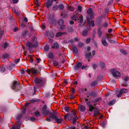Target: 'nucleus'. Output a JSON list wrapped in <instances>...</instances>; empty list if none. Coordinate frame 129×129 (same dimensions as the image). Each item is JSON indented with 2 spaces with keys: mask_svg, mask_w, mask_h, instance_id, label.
<instances>
[{
  "mask_svg": "<svg viewBox=\"0 0 129 129\" xmlns=\"http://www.w3.org/2000/svg\"><path fill=\"white\" fill-rule=\"evenodd\" d=\"M128 91V90L127 89H122L119 91V93L117 95V96L118 97H120L121 96L123 93H126Z\"/></svg>",
  "mask_w": 129,
  "mask_h": 129,
  "instance_id": "5",
  "label": "nucleus"
},
{
  "mask_svg": "<svg viewBox=\"0 0 129 129\" xmlns=\"http://www.w3.org/2000/svg\"><path fill=\"white\" fill-rule=\"evenodd\" d=\"M99 113H100L98 111H94V116L96 117L98 116Z\"/></svg>",
  "mask_w": 129,
  "mask_h": 129,
  "instance_id": "25",
  "label": "nucleus"
},
{
  "mask_svg": "<svg viewBox=\"0 0 129 129\" xmlns=\"http://www.w3.org/2000/svg\"><path fill=\"white\" fill-rule=\"evenodd\" d=\"M73 51L76 54L78 53V50L77 48L76 47H74L73 48Z\"/></svg>",
  "mask_w": 129,
  "mask_h": 129,
  "instance_id": "26",
  "label": "nucleus"
},
{
  "mask_svg": "<svg viewBox=\"0 0 129 129\" xmlns=\"http://www.w3.org/2000/svg\"><path fill=\"white\" fill-rule=\"evenodd\" d=\"M97 67V65L95 64H93V68L94 69H95Z\"/></svg>",
  "mask_w": 129,
  "mask_h": 129,
  "instance_id": "60",
  "label": "nucleus"
},
{
  "mask_svg": "<svg viewBox=\"0 0 129 129\" xmlns=\"http://www.w3.org/2000/svg\"><path fill=\"white\" fill-rule=\"evenodd\" d=\"M5 70V68L4 66H3L0 67V72L1 73H4Z\"/></svg>",
  "mask_w": 129,
  "mask_h": 129,
  "instance_id": "14",
  "label": "nucleus"
},
{
  "mask_svg": "<svg viewBox=\"0 0 129 129\" xmlns=\"http://www.w3.org/2000/svg\"><path fill=\"white\" fill-rule=\"evenodd\" d=\"M18 28L17 27H16L14 28V31L15 32H16L18 30Z\"/></svg>",
  "mask_w": 129,
  "mask_h": 129,
  "instance_id": "63",
  "label": "nucleus"
},
{
  "mask_svg": "<svg viewBox=\"0 0 129 129\" xmlns=\"http://www.w3.org/2000/svg\"><path fill=\"white\" fill-rule=\"evenodd\" d=\"M57 116H56V113L55 112H53L50 114L49 117L52 119H55Z\"/></svg>",
  "mask_w": 129,
  "mask_h": 129,
  "instance_id": "9",
  "label": "nucleus"
},
{
  "mask_svg": "<svg viewBox=\"0 0 129 129\" xmlns=\"http://www.w3.org/2000/svg\"><path fill=\"white\" fill-rule=\"evenodd\" d=\"M49 49V47L48 46H46L44 47V49L46 51H48Z\"/></svg>",
  "mask_w": 129,
  "mask_h": 129,
  "instance_id": "51",
  "label": "nucleus"
},
{
  "mask_svg": "<svg viewBox=\"0 0 129 129\" xmlns=\"http://www.w3.org/2000/svg\"><path fill=\"white\" fill-rule=\"evenodd\" d=\"M98 116H99V118H98V119H99L102 118L103 117V115L99 113V115Z\"/></svg>",
  "mask_w": 129,
  "mask_h": 129,
  "instance_id": "59",
  "label": "nucleus"
},
{
  "mask_svg": "<svg viewBox=\"0 0 129 129\" xmlns=\"http://www.w3.org/2000/svg\"><path fill=\"white\" fill-rule=\"evenodd\" d=\"M20 125L15 123V126H13L11 129H20Z\"/></svg>",
  "mask_w": 129,
  "mask_h": 129,
  "instance_id": "12",
  "label": "nucleus"
},
{
  "mask_svg": "<svg viewBox=\"0 0 129 129\" xmlns=\"http://www.w3.org/2000/svg\"><path fill=\"white\" fill-rule=\"evenodd\" d=\"M96 84V83L95 82H93L92 83L90 84V86L91 87H93Z\"/></svg>",
  "mask_w": 129,
  "mask_h": 129,
  "instance_id": "48",
  "label": "nucleus"
},
{
  "mask_svg": "<svg viewBox=\"0 0 129 129\" xmlns=\"http://www.w3.org/2000/svg\"><path fill=\"white\" fill-rule=\"evenodd\" d=\"M90 38H89L87 39L86 40V43H88L90 41Z\"/></svg>",
  "mask_w": 129,
  "mask_h": 129,
  "instance_id": "56",
  "label": "nucleus"
},
{
  "mask_svg": "<svg viewBox=\"0 0 129 129\" xmlns=\"http://www.w3.org/2000/svg\"><path fill=\"white\" fill-rule=\"evenodd\" d=\"M78 16L77 15H74L72 17V19L75 21L77 20L76 18Z\"/></svg>",
  "mask_w": 129,
  "mask_h": 129,
  "instance_id": "38",
  "label": "nucleus"
},
{
  "mask_svg": "<svg viewBox=\"0 0 129 129\" xmlns=\"http://www.w3.org/2000/svg\"><path fill=\"white\" fill-rule=\"evenodd\" d=\"M51 38H53L54 37V35L52 33H50L49 34Z\"/></svg>",
  "mask_w": 129,
  "mask_h": 129,
  "instance_id": "62",
  "label": "nucleus"
},
{
  "mask_svg": "<svg viewBox=\"0 0 129 129\" xmlns=\"http://www.w3.org/2000/svg\"><path fill=\"white\" fill-rule=\"evenodd\" d=\"M89 111H90L92 112L94 109V107L92 105H89Z\"/></svg>",
  "mask_w": 129,
  "mask_h": 129,
  "instance_id": "21",
  "label": "nucleus"
},
{
  "mask_svg": "<svg viewBox=\"0 0 129 129\" xmlns=\"http://www.w3.org/2000/svg\"><path fill=\"white\" fill-rule=\"evenodd\" d=\"M64 22L62 19H61L59 20L58 23L59 25L61 26L62 25L63 23Z\"/></svg>",
  "mask_w": 129,
  "mask_h": 129,
  "instance_id": "20",
  "label": "nucleus"
},
{
  "mask_svg": "<svg viewBox=\"0 0 129 129\" xmlns=\"http://www.w3.org/2000/svg\"><path fill=\"white\" fill-rule=\"evenodd\" d=\"M88 24H91L92 27H93L94 26V22L93 21H91L90 24L89 22V23H88Z\"/></svg>",
  "mask_w": 129,
  "mask_h": 129,
  "instance_id": "46",
  "label": "nucleus"
},
{
  "mask_svg": "<svg viewBox=\"0 0 129 129\" xmlns=\"http://www.w3.org/2000/svg\"><path fill=\"white\" fill-rule=\"evenodd\" d=\"M22 108L23 109L21 112L19 113L17 116L15 123L16 124L19 125H20L22 121L21 119L24 115V107H23Z\"/></svg>",
  "mask_w": 129,
  "mask_h": 129,
  "instance_id": "1",
  "label": "nucleus"
},
{
  "mask_svg": "<svg viewBox=\"0 0 129 129\" xmlns=\"http://www.w3.org/2000/svg\"><path fill=\"white\" fill-rule=\"evenodd\" d=\"M91 55V53L86 54L85 55V57L86 58H89V57Z\"/></svg>",
  "mask_w": 129,
  "mask_h": 129,
  "instance_id": "45",
  "label": "nucleus"
},
{
  "mask_svg": "<svg viewBox=\"0 0 129 129\" xmlns=\"http://www.w3.org/2000/svg\"><path fill=\"white\" fill-rule=\"evenodd\" d=\"M7 69L10 71H11L12 70V67L11 65L10 64H8L7 66Z\"/></svg>",
  "mask_w": 129,
  "mask_h": 129,
  "instance_id": "31",
  "label": "nucleus"
},
{
  "mask_svg": "<svg viewBox=\"0 0 129 129\" xmlns=\"http://www.w3.org/2000/svg\"><path fill=\"white\" fill-rule=\"evenodd\" d=\"M108 26V24L106 22L104 23L103 24V26L104 28L107 27Z\"/></svg>",
  "mask_w": 129,
  "mask_h": 129,
  "instance_id": "43",
  "label": "nucleus"
},
{
  "mask_svg": "<svg viewBox=\"0 0 129 129\" xmlns=\"http://www.w3.org/2000/svg\"><path fill=\"white\" fill-rule=\"evenodd\" d=\"M52 0H48L46 3V7L48 8H49L52 4Z\"/></svg>",
  "mask_w": 129,
  "mask_h": 129,
  "instance_id": "8",
  "label": "nucleus"
},
{
  "mask_svg": "<svg viewBox=\"0 0 129 129\" xmlns=\"http://www.w3.org/2000/svg\"><path fill=\"white\" fill-rule=\"evenodd\" d=\"M62 35V33L61 32H59L56 35V37H59L61 36Z\"/></svg>",
  "mask_w": 129,
  "mask_h": 129,
  "instance_id": "36",
  "label": "nucleus"
},
{
  "mask_svg": "<svg viewBox=\"0 0 129 129\" xmlns=\"http://www.w3.org/2000/svg\"><path fill=\"white\" fill-rule=\"evenodd\" d=\"M64 110L67 112H69L70 111V109L68 107H66L64 108Z\"/></svg>",
  "mask_w": 129,
  "mask_h": 129,
  "instance_id": "49",
  "label": "nucleus"
},
{
  "mask_svg": "<svg viewBox=\"0 0 129 129\" xmlns=\"http://www.w3.org/2000/svg\"><path fill=\"white\" fill-rule=\"evenodd\" d=\"M4 33V30H2L0 32V36L1 37H2Z\"/></svg>",
  "mask_w": 129,
  "mask_h": 129,
  "instance_id": "53",
  "label": "nucleus"
},
{
  "mask_svg": "<svg viewBox=\"0 0 129 129\" xmlns=\"http://www.w3.org/2000/svg\"><path fill=\"white\" fill-rule=\"evenodd\" d=\"M59 46L58 44L57 43H55L54 44V48H59Z\"/></svg>",
  "mask_w": 129,
  "mask_h": 129,
  "instance_id": "32",
  "label": "nucleus"
},
{
  "mask_svg": "<svg viewBox=\"0 0 129 129\" xmlns=\"http://www.w3.org/2000/svg\"><path fill=\"white\" fill-rule=\"evenodd\" d=\"M58 8H59L60 10H63L64 8V6L60 4L58 6Z\"/></svg>",
  "mask_w": 129,
  "mask_h": 129,
  "instance_id": "28",
  "label": "nucleus"
},
{
  "mask_svg": "<svg viewBox=\"0 0 129 129\" xmlns=\"http://www.w3.org/2000/svg\"><path fill=\"white\" fill-rule=\"evenodd\" d=\"M71 113V114H67L66 116H64V118L66 119H67L68 120H71L73 117L72 114H75V113L74 112H72Z\"/></svg>",
  "mask_w": 129,
  "mask_h": 129,
  "instance_id": "6",
  "label": "nucleus"
},
{
  "mask_svg": "<svg viewBox=\"0 0 129 129\" xmlns=\"http://www.w3.org/2000/svg\"><path fill=\"white\" fill-rule=\"evenodd\" d=\"M112 74L113 76L115 78H117L120 76L121 74L119 72L116 71L114 69H113L111 71Z\"/></svg>",
  "mask_w": 129,
  "mask_h": 129,
  "instance_id": "4",
  "label": "nucleus"
},
{
  "mask_svg": "<svg viewBox=\"0 0 129 129\" xmlns=\"http://www.w3.org/2000/svg\"><path fill=\"white\" fill-rule=\"evenodd\" d=\"M42 113L43 115H47L49 114V112L48 110H43Z\"/></svg>",
  "mask_w": 129,
  "mask_h": 129,
  "instance_id": "15",
  "label": "nucleus"
},
{
  "mask_svg": "<svg viewBox=\"0 0 129 129\" xmlns=\"http://www.w3.org/2000/svg\"><path fill=\"white\" fill-rule=\"evenodd\" d=\"M78 119V118L76 116L74 117L73 119V123H75L76 122V120Z\"/></svg>",
  "mask_w": 129,
  "mask_h": 129,
  "instance_id": "33",
  "label": "nucleus"
},
{
  "mask_svg": "<svg viewBox=\"0 0 129 129\" xmlns=\"http://www.w3.org/2000/svg\"><path fill=\"white\" fill-rule=\"evenodd\" d=\"M26 46L27 47H28L27 48L29 49L31 48H32L33 46L32 43L30 42L27 43L26 44Z\"/></svg>",
  "mask_w": 129,
  "mask_h": 129,
  "instance_id": "17",
  "label": "nucleus"
},
{
  "mask_svg": "<svg viewBox=\"0 0 129 129\" xmlns=\"http://www.w3.org/2000/svg\"><path fill=\"white\" fill-rule=\"evenodd\" d=\"M87 30L83 31L82 33V35L83 36H86L87 35Z\"/></svg>",
  "mask_w": 129,
  "mask_h": 129,
  "instance_id": "29",
  "label": "nucleus"
},
{
  "mask_svg": "<svg viewBox=\"0 0 129 129\" xmlns=\"http://www.w3.org/2000/svg\"><path fill=\"white\" fill-rule=\"evenodd\" d=\"M77 11L81 12L82 11L81 7L80 6H79L78 7Z\"/></svg>",
  "mask_w": 129,
  "mask_h": 129,
  "instance_id": "52",
  "label": "nucleus"
},
{
  "mask_svg": "<svg viewBox=\"0 0 129 129\" xmlns=\"http://www.w3.org/2000/svg\"><path fill=\"white\" fill-rule=\"evenodd\" d=\"M88 67V66H82L81 67V69H85V70H86L87 68Z\"/></svg>",
  "mask_w": 129,
  "mask_h": 129,
  "instance_id": "54",
  "label": "nucleus"
},
{
  "mask_svg": "<svg viewBox=\"0 0 129 129\" xmlns=\"http://www.w3.org/2000/svg\"><path fill=\"white\" fill-rule=\"evenodd\" d=\"M9 56L8 54L6 53L4 54L2 56V58L4 59H6L8 58Z\"/></svg>",
  "mask_w": 129,
  "mask_h": 129,
  "instance_id": "16",
  "label": "nucleus"
},
{
  "mask_svg": "<svg viewBox=\"0 0 129 129\" xmlns=\"http://www.w3.org/2000/svg\"><path fill=\"white\" fill-rule=\"evenodd\" d=\"M97 34L98 35V36L99 37H101L102 35V33L101 31V30L100 29H99L97 32Z\"/></svg>",
  "mask_w": 129,
  "mask_h": 129,
  "instance_id": "19",
  "label": "nucleus"
},
{
  "mask_svg": "<svg viewBox=\"0 0 129 129\" xmlns=\"http://www.w3.org/2000/svg\"><path fill=\"white\" fill-rule=\"evenodd\" d=\"M58 8V6L56 5H54L52 9L53 11H55L57 10Z\"/></svg>",
  "mask_w": 129,
  "mask_h": 129,
  "instance_id": "23",
  "label": "nucleus"
},
{
  "mask_svg": "<svg viewBox=\"0 0 129 129\" xmlns=\"http://www.w3.org/2000/svg\"><path fill=\"white\" fill-rule=\"evenodd\" d=\"M82 65V63L80 62H79L77 64L74 66V68L75 70H77L79 68L81 67Z\"/></svg>",
  "mask_w": 129,
  "mask_h": 129,
  "instance_id": "10",
  "label": "nucleus"
},
{
  "mask_svg": "<svg viewBox=\"0 0 129 129\" xmlns=\"http://www.w3.org/2000/svg\"><path fill=\"white\" fill-rule=\"evenodd\" d=\"M32 73L33 74H35L37 73V71L36 70L34 69L31 70V71Z\"/></svg>",
  "mask_w": 129,
  "mask_h": 129,
  "instance_id": "34",
  "label": "nucleus"
},
{
  "mask_svg": "<svg viewBox=\"0 0 129 129\" xmlns=\"http://www.w3.org/2000/svg\"><path fill=\"white\" fill-rule=\"evenodd\" d=\"M20 60L19 58L15 59L14 61V62L16 64L18 63Z\"/></svg>",
  "mask_w": 129,
  "mask_h": 129,
  "instance_id": "42",
  "label": "nucleus"
},
{
  "mask_svg": "<svg viewBox=\"0 0 129 129\" xmlns=\"http://www.w3.org/2000/svg\"><path fill=\"white\" fill-rule=\"evenodd\" d=\"M58 64V62L56 61H54V62L53 63V64L54 66H57Z\"/></svg>",
  "mask_w": 129,
  "mask_h": 129,
  "instance_id": "58",
  "label": "nucleus"
},
{
  "mask_svg": "<svg viewBox=\"0 0 129 129\" xmlns=\"http://www.w3.org/2000/svg\"><path fill=\"white\" fill-rule=\"evenodd\" d=\"M42 81V80L41 79L38 78L36 79L35 81L36 83H40Z\"/></svg>",
  "mask_w": 129,
  "mask_h": 129,
  "instance_id": "18",
  "label": "nucleus"
},
{
  "mask_svg": "<svg viewBox=\"0 0 129 129\" xmlns=\"http://www.w3.org/2000/svg\"><path fill=\"white\" fill-rule=\"evenodd\" d=\"M8 46L9 43L7 42H5L4 44V49H6Z\"/></svg>",
  "mask_w": 129,
  "mask_h": 129,
  "instance_id": "35",
  "label": "nucleus"
},
{
  "mask_svg": "<svg viewBox=\"0 0 129 129\" xmlns=\"http://www.w3.org/2000/svg\"><path fill=\"white\" fill-rule=\"evenodd\" d=\"M12 88L15 91H18L21 89L19 83L16 81H14L12 86Z\"/></svg>",
  "mask_w": 129,
  "mask_h": 129,
  "instance_id": "2",
  "label": "nucleus"
},
{
  "mask_svg": "<svg viewBox=\"0 0 129 129\" xmlns=\"http://www.w3.org/2000/svg\"><path fill=\"white\" fill-rule=\"evenodd\" d=\"M107 39L108 40V41L111 43H114L115 42L113 40L110 39V38L108 37H107Z\"/></svg>",
  "mask_w": 129,
  "mask_h": 129,
  "instance_id": "41",
  "label": "nucleus"
},
{
  "mask_svg": "<svg viewBox=\"0 0 129 129\" xmlns=\"http://www.w3.org/2000/svg\"><path fill=\"white\" fill-rule=\"evenodd\" d=\"M75 89L74 88H73L72 89V92L73 94H74L75 93Z\"/></svg>",
  "mask_w": 129,
  "mask_h": 129,
  "instance_id": "64",
  "label": "nucleus"
},
{
  "mask_svg": "<svg viewBox=\"0 0 129 129\" xmlns=\"http://www.w3.org/2000/svg\"><path fill=\"white\" fill-rule=\"evenodd\" d=\"M68 83L67 81V80H64L63 82V84L64 85H66Z\"/></svg>",
  "mask_w": 129,
  "mask_h": 129,
  "instance_id": "57",
  "label": "nucleus"
},
{
  "mask_svg": "<svg viewBox=\"0 0 129 129\" xmlns=\"http://www.w3.org/2000/svg\"><path fill=\"white\" fill-rule=\"evenodd\" d=\"M120 51L121 53L124 55H126L127 54L126 52L123 49H121L120 50Z\"/></svg>",
  "mask_w": 129,
  "mask_h": 129,
  "instance_id": "40",
  "label": "nucleus"
},
{
  "mask_svg": "<svg viewBox=\"0 0 129 129\" xmlns=\"http://www.w3.org/2000/svg\"><path fill=\"white\" fill-rule=\"evenodd\" d=\"M93 94L92 93H89L87 95V97L88 98H89V100L92 98L93 97Z\"/></svg>",
  "mask_w": 129,
  "mask_h": 129,
  "instance_id": "24",
  "label": "nucleus"
},
{
  "mask_svg": "<svg viewBox=\"0 0 129 129\" xmlns=\"http://www.w3.org/2000/svg\"><path fill=\"white\" fill-rule=\"evenodd\" d=\"M87 13L88 15L86 18L87 20V23H89V19H92L93 18V14L92 12V10L91 8L89 9L87 11Z\"/></svg>",
  "mask_w": 129,
  "mask_h": 129,
  "instance_id": "3",
  "label": "nucleus"
},
{
  "mask_svg": "<svg viewBox=\"0 0 129 129\" xmlns=\"http://www.w3.org/2000/svg\"><path fill=\"white\" fill-rule=\"evenodd\" d=\"M55 120L58 123H60L63 121V119L61 118L59 119L57 116L55 119Z\"/></svg>",
  "mask_w": 129,
  "mask_h": 129,
  "instance_id": "11",
  "label": "nucleus"
},
{
  "mask_svg": "<svg viewBox=\"0 0 129 129\" xmlns=\"http://www.w3.org/2000/svg\"><path fill=\"white\" fill-rule=\"evenodd\" d=\"M102 44L104 46L107 47L108 46V44L106 41V37L103 36L102 38Z\"/></svg>",
  "mask_w": 129,
  "mask_h": 129,
  "instance_id": "7",
  "label": "nucleus"
},
{
  "mask_svg": "<svg viewBox=\"0 0 129 129\" xmlns=\"http://www.w3.org/2000/svg\"><path fill=\"white\" fill-rule=\"evenodd\" d=\"M78 21L79 23H82L83 21V17L81 16L78 19Z\"/></svg>",
  "mask_w": 129,
  "mask_h": 129,
  "instance_id": "22",
  "label": "nucleus"
},
{
  "mask_svg": "<svg viewBox=\"0 0 129 129\" xmlns=\"http://www.w3.org/2000/svg\"><path fill=\"white\" fill-rule=\"evenodd\" d=\"M116 100H113L111 101L110 102L108 103V105L109 106H111L113 105V104L115 103Z\"/></svg>",
  "mask_w": 129,
  "mask_h": 129,
  "instance_id": "27",
  "label": "nucleus"
},
{
  "mask_svg": "<svg viewBox=\"0 0 129 129\" xmlns=\"http://www.w3.org/2000/svg\"><path fill=\"white\" fill-rule=\"evenodd\" d=\"M100 66L102 68H104L105 67V65L104 63H101L100 64Z\"/></svg>",
  "mask_w": 129,
  "mask_h": 129,
  "instance_id": "50",
  "label": "nucleus"
},
{
  "mask_svg": "<svg viewBox=\"0 0 129 129\" xmlns=\"http://www.w3.org/2000/svg\"><path fill=\"white\" fill-rule=\"evenodd\" d=\"M24 74V69H23L20 70V72L19 73V75L21 76Z\"/></svg>",
  "mask_w": 129,
  "mask_h": 129,
  "instance_id": "30",
  "label": "nucleus"
},
{
  "mask_svg": "<svg viewBox=\"0 0 129 129\" xmlns=\"http://www.w3.org/2000/svg\"><path fill=\"white\" fill-rule=\"evenodd\" d=\"M47 108V106H46V105H45L43 107L42 110H45Z\"/></svg>",
  "mask_w": 129,
  "mask_h": 129,
  "instance_id": "61",
  "label": "nucleus"
},
{
  "mask_svg": "<svg viewBox=\"0 0 129 129\" xmlns=\"http://www.w3.org/2000/svg\"><path fill=\"white\" fill-rule=\"evenodd\" d=\"M40 112L38 111H36L35 112V116L36 117H38L40 116Z\"/></svg>",
  "mask_w": 129,
  "mask_h": 129,
  "instance_id": "47",
  "label": "nucleus"
},
{
  "mask_svg": "<svg viewBox=\"0 0 129 129\" xmlns=\"http://www.w3.org/2000/svg\"><path fill=\"white\" fill-rule=\"evenodd\" d=\"M49 57L50 58H53V54L52 53H50L48 54Z\"/></svg>",
  "mask_w": 129,
  "mask_h": 129,
  "instance_id": "39",
  "label": "nucleus"
},
{
  "mask_svg": "<svg viewBox=\"0 0 129 129\" xmlns=\"http://www.w3.org/2000/svg\"><path fill=\"white\" fill-rule=\"evenodd\" d=\"M79 109L82 112H84L85 110V107L83 105H81L79 107Z\"/></svg>",
  "mask_w": 129,
  "mask_h": 129,
  "instance_id": "13",
  "label": "nucleus"
},
{
  "mask_svg": "<svg viewBox=\"0 0 129 129\" xmlns=\"http://www.w3.org/2000/svg\"><path fill=\"white\" fill-rule=\"evenodd\" d=\"M19 1V0H12V2L14 4L17 3Z\"/></svg>",
  "mask_w": 129,
  "mask_h": 129,
  "instance_id": "55",
  "label": "nucleus"
},
{
  "mask_svg": "<svg viewBox=\"0 0 129 129\" xmlns=\"http://www.w3.org/2000/svg\"><path fill=\"white\" fill-rule=\"evenodd\" d=\"M73 29L72 27H70L68 29V31L69 32L72 33L73 31Z\"/></svg>",
  "mask_w": 129,
  "mask_h": 129,
  "instance_id": "37",
  "label": "nucleus"
},
{
  "mask_svg": "<svg viewBox=\"0 0 129 129\" xmlns=\"http://www.w3.org/2000/svg\"><path fill=\"white\" fill-rule=\"evenodd\" d=\"M78 45L79 47H82L84 46V44L82 42L79 43L78 44Z\"/></svg>",
  "mask_w": 129,
  "mask_h": 129,
  "instance_id": "44",
  "label": "nucleus"
}]
</instances>
